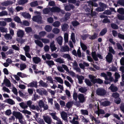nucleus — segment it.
I'll return each mask as SVG.
<instances>
[{
	"label": "nucleus",
	"mask_w": 124,
	"mask_h": 124,
	"mask_svg": "<svg viewBox=\"0 0 124 124\" xmlns=\"http://www.w3.org/2000/svg\"><path fill=\"white\" fill-rule=\"evenodd\" d=\"M52 31L54 33L57 34L60 32V30L57 28H55L53 29Z\"/></svg>",
	"instance_id": "30"
},
{
	"label": "nucleus",
	"mask_w": 124,
	"mask_h": 124,
	"mask_svg": "<svg viewBox=\"0 0 124 124\" xmlns=\"http://www.w3.org/2000/svg\"><path fill=\"white\" fill-rule=\"evenodd\" d=\"M81 46L82 49L84 50H85L87 48V47L86 46L84 43H81Z\"/></svg>",
	"instance_id": "62"
},
{
	"label": "nucleus",
	"mask_w": 124,
	"mask_h": 124,
	"mask_svg": "<svg viewBox=\"0 0 124 124\" xmlns=\"http://www.w3.org/2000/svg\"><path fill=\"white\" fill-rule=\"evenodd\" d=\"M101 76L105 78V79L106 80L105 81V84H108L109 83V82L107 81L108 79V78L106 74L104 73H101Z\"/></svg>",
	"instance_id": "16"
},
{
	"label": "nucleus",
	"mask_w": 124,
	"mask_h": 124,
	"mask_svg": "<svg viewBox=\"0 0 124 124\" xmlns=\"http://www.w3.org/2000/svg\"><path fill=\"white\" fill-rule=\"evenodd\" d=\"M62 30L63 31H66L68 27V26L67 24H63L62 26Z\"/></svg>",
	"instance_id": "28"
},
{
	"label": "nucleus",
	"mask_w": 124,
	"mask_h": 124,
	"mask_svg": "<svg viewBox=\"0 0 124 124\" xmlns=\"http://www.w3.org/2000/svg\"><path fill=\"white\" fill-rule=\"evenodd\" d=\"M28 0H19L18 1V3L20 5H23L27 3Z\"/></svg>",
	"instance_id": "49"
},
{
	"label": "nucleus",
	"mask_w": 124,
	"mask_h": 124,
	"mask_svg": "<svg viewBox=\"0 0 124 124\" xmlns=\"http://www.w3.org/2000/svg\"><path fill=\"white\" fill-rule=\"evenodd\" d=\"M19 122L22 124H26V122L23 118L19 120Z\"/></svg>",
	"instance_id": "61"
},
{
	"label": "nucleus",
	"mask_w": 124,
	"mask_h": 124,
	"mask_svg": "<svg viewBox=\"0 0 124 124\" xmlns=\"http://www.w3.org/2000/svg\"><path fill=\"white\" fill-rule=\"evenodd\" d=\"M70 15V13H66L65 15V20H61V22H63L68 20L69 18Z\"/></svg>",
	"instance_id": "36"
},
{
	"label": "nucleus",
	"mask_w": 124,
	"mask_h": 124,
	"mask_svg": "<svg viewBox=\"0 0 124 124\" xmlns=\"http://www.w3.org/2000/svg\"><path fill=\"white\" fill-rule=\"evenodd\" d=\"M73 102L71 101L68 102L66 104V107L68 108H70L72 106Z\"/></svg>",
	"instance_id": "41"
},
{
	"label": "nucleus",
	"mask_w": 124,
	"mask_h": 124,
	"mask_svg": "<svg viewBox=\"0 0 124 124\" xmlns=\"http://www.w3.org/2000/svg\"><path fill=\"white\" fill-rule=\"evenodd\" d=\"M41 17L40 15L34 16L32 18V20L33 21L39 23H40L41 22Z\"/></svg>",
	"instance_id": "9"
},
{
	"label": "nucleus",
	"mask_w": 124,
	"mask_h": 124,
	"mask_svg": "<svg viewBox=\"0 0 124 124\" xmlns=\"http://www.w3.org/2000/svg\"><path fill=\"white\" fill-rule=\"evenodd\" d=\"M33 61L35 63L37 64L41 61V60L39 58L35 57L33 58Z\"/></svg>",
	"instance_id": "14"
},
{
	"label": "nucleus",
	"mask_w": 124,
	"mask_h": 124,
	"mask_svg": "<svg viewBox=\"0 0 124 124\" xmlns=\"http://www.w3.org/2000/svg\"><path fill=\"white\" fill-rule=\"evenodd\" d=\"M0 31L2 32H8L7 28L3 27H0Z\"/></svg>",
	"instance_id": "53"
},
{
	"label": "nucleus",
	"mask_w": 124,
	"mask_h": 124,
	"mask_svg": "<svg viewBox=\"0 0 124 124\" xmlns=\"http://www.w3.org/2000/svg\"><path fill=\"white\" fill-rule=\"evenodd\" d=\"M97 94L99 95L103 96L106 93V91L104 89L99 88L97 89L96 91Z\"/></svg>",
	"instance_id": "3"
},
{
	"label": "nucleus",
	"mask_w": 124,
	"mask_h": 124,
	"mask_svg": "<svg viewBox=\"0 0 124 124\" xmlns=\"http://www.w3.org/2000/svg\"><path fill=\"white\" fill-rule=\"evenodd\" d=\"M26 65L24 63L21 64L20 65V70H22L26 68Z\"/></svg>",
	"instance_id": "45"
},
{
	"label": "nucleus",
	"mask_w": 124,
	"mask_h": 124,
	"mask_svg": "<svg viewBox=\"0 0 124 124\" xmlns=\"http://www.w3.org/2000/svg\"><path fill=\"white\" fill-rule=\"evenodd\" d=\"M5 84L7 86L10 87L11 86V84L10 81L7 79L5 78L3 81V82L2 83V85Z\"/></svg>",
	"instance_id": "10"
},
{
	"label": "nucleus",
	"mask_w": 124,
	"mask_h": 124,
	"mask_svg": "<svg viewBox=\"0 0 124 124\" xmlns=\"http://www.w3.org/2000/svg\"><path fill=\"white\" fill-rule=\"evenodd\" d=\"M50 46L52 51H55L56 50L57 48L55 46L54 42L51 43Z\"/></svg>",
	"instance_id": "32"
},
{
	"label": "nucleus",
	"mask_w": 124,
	"mask_h": 124,
	"mask_svg": "<svg viewBox=\"0 0 124 124\" xmlns=\"http://www.w3.org/2000/svg\"><path fill=\"white\" fill-rule=\"evenodd\" d=\"M54 79L56 80L57 82L60 83L61 84H62L63 83V80L60 77H55L54 78Z\"/></svg>",
	"instance_id": "26"
},
{
	"label": "nucleus",
	"mask_w": 124,
	"mask_h": 124,
	"mask_svg": "<svg viewBox=\"0 0 124 124\" xmlns=\"http://www.w3.org/2000/svg\"><path fill=\"white\" fill-rule=\"evenodd\" d=\"M43 118L45 121L48 124H50L51 122L50 118L47 116H43Z\"/></svg>",
	"instance_id": "20"
},
{
	"label": "nucleus",
	"mask_w": 124,
	"mask_h": 124,
	"mask_svg": "<svg viewBox=\"0 0 124 124\" xmlns=\"http://www.w3.org/2000/svg\"><path fill=\"white\" fill-rule=\"evenodd\" d=\"M107 74L108 76L109 77L108 80H109L110 81H112L113 79V78L111 76V73L109 72H107Z\"/></svg>",
	"instance_id": "50"
},
{
	"label": "nucleus",
	"mask_w": 124,
	"mask_h": 124,
	"mask_svg": "<svg viewBox=\"0 0 124 124\" xmlns=\"http://www.w3.org/2000/svg\"><path fill=\"white\" fill-rule=\"evenodd\" d=\"M35 42L36 44L39 46L41 47H42L43 46V44L42 43L38 40H35Z\"/></svg>",
	"instance_id": "42"
},
{
	"label": "nucleus",
	"mask_w": 124,
	"mask_h": 124,
	"mask_svg": "<svg viewBox=\"0 0 124 124\" xmlns=\"http://www.w3.org/2000/svg\"><path fill=\"white\" fill-rule=\"evenodd\" d=\"M95 113L97 114L98 116H99L100 114H104V111L101 109H100L99 108H98V110L95 112Z\"/></svg>",
	"instance_id": "24"
},
{
	"label": "nucleus",
	"mask_w": 124,
	"mask_h": 124,
	"mask_svg": "<svg viewBox=\"0 0 124 124\" xmlns=\"http://www.w3.org/2000/svg\"><path fill=\"white\" fill-rule=\"evenodd\" d=\"M71 38L72 41L73 42L75 43V34L74 33L72 32L71 33Z\"/></svg>",
	"instance_id": "59"
},
{
	"label": "nucleus",
	"mask_w": 124,
	"mask_h": 124,
	"mask_svg": "<svg viewBox=\"0 0 124 124\" xmlns=\"http://www.w3.org/2000/svg\"><path fill=\"white\" fill-rule=\"evenodd\" d=\"M19 104L21 107L22 108L26 109L28 107V106L27 105L23 102L20 103Z\"/></svg>",
	"instance_id": "38"
},
{
	"label": "nucleus",
	"mask_w": 124,
	"mask_h": 124,
	"mask_svg": "<svg viewBox=\"0 0 124 124\" xmlns=\"http://www.w3.org/2000/svg\"><path fill=\"white\" fill-rule=\"evenodd\" d=\"M78 97L79 101L80 103H83L85 101L86 97H85L83 94H79L78 95Z\"/></svg>",
	"instance_id": "8"
},
{
	"label": "nucleus",
	"mask_w": 124,
	"mask_h": 124,
	"mask_svg": "<svg viewBox=\"0 0 124 124\" xmlns=\"http://www.w3.org/2000/svg\"><path fill=\"white\" fill-rule=\"evenodd\" d=\"M8 15V13L6 11H3L0 12V16H7Z\"/></svg>",
	"instance_id": "51"
},
{
	"label": "nucleus",
	"mask_w": 124,
	"mask_h": 124,
	"mask_svg": "<svg viewBox=\"0 0 124 124\" xmlns=\"http://www.w3.org/2000/svg\"><path fill=\"white\" fill-rule=\"evenodd\" d=\"M24 34L23 31L19 29H18L17 31V34L18 37H22Z\"/></svg>",
	"instance_id": "11"
},
{
	"label": "nucleus",
	"mask_w": 124,
	"mask_h": 124,
	"mask_svg": "<svg viewBox=\"0 0 124 124\" xmlns=\"http://www.w3.org/2000/svg\"><path fill=\"white\" fill-rule=\"evenodd\" d=\"M62 57L65 58H67L68 60H71L70 55L68 54H63L62 55Z\"/></svg>",
	"instance_id": "35"
},
{
	"label": "nucleus",
	"mask_w": 124,
	"mask_h": 124,
	"mask_svg": "<svg viewBox=\"0 0 124 124\" xmlns=\"http://www.w3.org/2000/svg\"><path fill=\"white\" fill-rule=\"evenodd\" d=\"M55 61L57 62H59L61 63H64V61L63 59L59 58H58L55 60Z\"/></svg>",
	"instance_id": "55"
},
{
	"label": "nucleus",
	"mask_w": 124,
	"mask_h": 124,
	"mask_svg": "<svg viewBox=\"0 0 124 124\" xmlns=\"http://www.w3.org/2000/svg\"><path fill=\"white\" fill-rule=\"evenodd\" d=\"M89 78L90 79L91 81L93 83H98L99 84H101L103 82V81L100 78L96 79L95 77L93 76L89 75Z\"/></svg>",
	"instance_id": "2"
},
{
	"label": "nucleus",
	"mask_w": 124,
	"mask_h": 124,
	"mask_svg": "<svg viewBox=\"0 0 124 124\" xmlns=\"http://www.w3.org/2000/svg\"><path fill=\"white\" fill-rule=\"evenodd\" d=\"M72 67L73 69L76 70V71L79 72H80V69L78 67V64L76 61H74L72 63Z\"/></svg>",
	"instance_id": "7"
},
{
	"label": "nucleus",
	"mask_w": 124,
	"mask_h": 124,
	"mask_svg": "<svg viewBox=\"0 0 124 124\" xmlns=\"http://www.w3.org/2000/svg\"><path fill=\"white\" fill-rule=\"evenodd\" d=\"M69 47L67 46H62L61 47V51L62 52L69 51Z\"/></svg>",
	"instance_id": "25"
},
{
	"label": "nucleus",
	"mask_w": 124,
	"mask_h": 124,
	"mask_svg": "<svg viewBox=\"0 0 124 124\" xmlns=\"http://www.w3.org/2000/svg\"><path fill=\"white\" fill-rule=\"evenodd\" d=\"M46 62L49 66L51 65H53L54 64L53 61L52 60L47 61Z\"/></svg>",
	"instance_id": "57"
},
{
	"label": "nucleus",
	"mask_w": 124,
	"mask_h": 124,
	"mask_svg": "<svg viewBox=\"0 0 124 124\" xmlns=\"http://www.w3.org/2000/svg\"><path fill=\"white\" fill-rule=\"evenodd\" d=\"M56 39L59 44L60 45H61L62 43L63 40L62 37L61 36H59Z\"/></svg>",
	"instance_id": "23"
},
{
	"label": "nucleus",
	"mask_w": 124,
	"mask_h": 124,
	"mask_svg": "<svg viewBox=\"0 0 124 124\" xmlns=\"http://www.w3.org/2000/svg\"><path fill=\"white\" fill-rule=\"evenodd\" d=\"M115 79L114 81V82L115 83L118 80V79L120 78V76L119 74L117 72H116L115 74Z\"/></svg>",
	"instance_id": "27"
},
{
	"label": "nucleus",
	"mask_w": 124,
	"mask_h": 124,
	"mask_svg": "<svg viewBox=\"0 0 124 124\" xmlns=\"http://www.w3.org/2000/svg\"><path fill=\"white\" fill-rule=\"evenodd\" d=\"M44 103L42 100H40L39 102V105L40 108H43L44 105Z\"/></svg>",
	"instance_id": "52"
},
{
	"label": "nucleus",
	"mask_w": 124,
	"mask_h": 124,
	"mask_svg": "<svg viewBox=\"0 0 124 124\" xmlns=\"http://www.w3.org/2000/svg\"><path fill=\"white\" fill-rule=\"evenodd\" d=\"M46 33L45 31H42L39 33V36L40 37H44L46 34Z\"/></svg>",
	"instance_id": "58"
},
{
	"label": "nucleus",
	"mask_w": 124,
	"mask_h": 124,
	"mask_svg": "<svg viewBox=\"0 0 124 124\" xmlns=\"http://www.w3.org/2000/svg\"><path fill=\"white\" fill-rule=\"evenodd\" d=\"M92 56L94 59L95 61H97L98 60L97 57H99L100 59H102V57L101 55L98 54L97 55L95 52H92Z\"/></svg>",
	"instance_id": "6"
},
{
	"label": "nucleus",
	"mask_w": 124,
	"mask_h": 124,
	"mask_svg": "<svg viewBox=\"0 0 124 124\" xmlns=\"http://www.w3.org/2000/svg\"><path fill=\"white\" fill-rule=\"evenodd\" d=\"M4 37L6 39L10 40L12 39V36L9 34L6 33L4 35Z\"/></svg>",
	"instance_id": "37"
},
{
	"label": "nucleus",
	"mask_w": 124,
	"mask_h": 124,
	"mask_svg": "<svg viewBox=\"0 0 124 124\" xmlns=\"http://www.w3.org/2000/svg\"><path fill=\"white\" fill-rule=\"evenodd\" d=\"M6 102L11 105H13L15 104V101L12 99H8L6 101Z\"/></svg>",
	"instance_id": "33"
},
{
	"label": "nucleus",
	"mask_w": 124,
	"mask_h": 124,
	"mask_svg": "<svg viewBox=\"0 0 124 124\" xmlns=\"http://www.w3.org/2000/svg\"><path fill=\"white\" fill-rule=\"evenodd\" d=\"M78 118V116L74 117L72 121L70 122L73 124H78V122L77 121Z\"/></svg>",
	"instance_id": "29"
},
{
	"label": "nucleus",
	"mask_w": 124,
	"mask_h": 124,
	"mask_svg": "<svg viewBox=\"0 0 124 124\" xmlns=\"http://www.w3.org/2000/svg\"><path fill=\"white\" fill-rule=\"evenodd\" d=\"M31 6L32 7H34L38 5V3L37 1L32 2L30 4Z\"/></svg>",
	"instance_id": "60"
},
{
	"label": "nucleus",
	"mask_w": 124,
	"mask_h": 124,
	"mask_svg": "<svg viewBox=\"0 0 124 124\" xmlns=\"http://www.w3.org/2000/svg\"><path fill=\"white\" fill-rule=\"evenodd\" d=\"M87 89L85 87H81L79 89V91L82 93H84L87 91Z\"/></svg>",
	"instance_id": "34"
},
{
	"label": "nucleus",
	"mask_w": 124,
	"mask_h": 124,
	"mask_svg": "<svg viewBox=\"0 0 124 124\" xmlns=\"http://www.w3.org/2000/svg\"><path fill=\"white\" fill-rule=\"evenodd\" d=\"M21 15L24 17L26 18L29 19L31 17V16L28 13H21Z\"/></svg>",
	"instance_id": "15"
},
{
	"label": "nucleus",
	"mask_w": 124,
	"mask_h": 124,
	"mask_svg": "<svg viewBox=\"0 0 124 124\" xmlns=\"http://www.w3.org/2000/svg\"><path fill=\"white\" fill-rule=\"evenodd\" d=\"M112 92H114L116 91L117 90V88L114 85L112 84L109 88Z\"/></svg>",
	"instance_id": "21"
},
{
	"label": "nucleus",
	"mask_w": 124,
	"mask_h": 124,
	"mask_svg": "<svg viewBox=\"0 0 124 124\" xmlns=\"http://www.w3.org/2000/svg\"><path fill=\"white\" fill-rule=\"evenodd\" d=\"M45 30L47 32H50L52 30V27L49 25H47L45 27Z\"/></svg>",
	"instance_id": "39"
},
{
	"label": "nucleus",
	"mask_w": 124,
	"mask_h": 124,
	"mask_svg": "<svg viewBox=\"0 0 124 124\" xmlns=\"http://www.w3.org/2000/svg\"><path fill=\"white\" fill-rule=\"evenodd\" d=\"M12 4V2L9 1H7L2 2L1 3V4L2 6H7L9 5Z\"/></svg>",
	"instance_id": "40"
},
{
	"label": "nucleus",
	"mask_w": 124,
	"mask_h": 124,
	"mask_svg": "<svg viewBox=\"0 0 124 124\" xmlns=\"http://www.w3.org/2000/svg\"><path fill=\"white\" fill-rule=\"evenodd\" d=\"M49 114L55 120H59V118L57 117L55 115L56 114L55 113H50Z\"/></svg>",
	"instance_id": "48"
},
{
	"label": "nucleus",
	"mask_w": 124,
	"mask_h": 124,
	"mask_svg": "<svg viewBox=\"0 0 124 124\" xmlns=\"http://www.w3.org/2000/svg\"><path fill=\"white\" fill-rule=\"evenodd\" d=\"M28 86L37 88L38 86L37 82L36 81L31 82L29 84Z\"/></svg>",
	"instance_id": "18"
},
{
	"label": "nucleus",
	"mask_w": 124,
	"mask_h": 124,
	"mask_svg": "<svg viewBox=\"0 0 124 124\" xmlns=\"http://www.w3.org/2000/svg\"><path fill=\"white\" fill-rule=\"evenodd\" d=\"M117 11L120 14H124V9L123 8H119L118 9Z\"/></svg>",
	"instance_id": "54"
},
{
	"label": "nucleus",
	"mask_w": 124,
	"mask_h": 124,
	"mask_svg": "<svg viewBox=\"0 0 124 124\" xmlns=\"http://www.w3.org/2000/svg\"><path fill=\"white\" fill-rule=\"evenodd\" d=\"M77 77L78 80L79 84H82L83 82V80L84 79V77L82 76H79L78 75H77Z\"/></svg>",
	"instance_id": "19"
},
{
	"label": "nucleus",
	"mask_w": 124,
	"mask_h": 124,
	"mask_svg": "<svg viewBox=\"0 0 124 124\" xmlns=\"http://www.w3.org/2000/svg\"><path fill=\"white\" fill-rule=\"evenodd\" d=\"M61 23L60 22L58 21H56L53 23L52 25L54 27H58L60 26Z\"/></svg>",
	"instance_id": "43"
},
{
	"label": "nucleus",
	"mask_w": 124,
	"mask_h": 124,
	"mask_svg": "<svg viewBox=\"0 0 124 124\" xmlns=\"http://www.w3.org/2000/svg\"><path fill=\"white\" fill-rule=\"evenodd\" d=\"M40 85L42 86L46 87L47 85V84L42 80H40L39 82Z\"/></svg>",
	"instance_id": "46"
},
{
	"label": "nucleus",
	"mask_w": 124,
	"mask_h": 124,
	"mask_svg": "<svg viewBox=\"0 0 124 124\" xmlns=\"http://www.w3.org/2000/svg\"><path fill=\"white\" fill-rule=\"evenodd\" d=\"M17 75L22 78L26 77V75L24 74L21 72H18L17 73Z\"/></svg>",
	"instance_id": "63"
},
{
	"label": "nucleus",
	"mask_w": 124,
	"mask_h": 124,
	"mask_svg": "<svg viewBox=\"0 0 124 124\" xmlns=\"http://www.w3.org/2000/svg\"><path fill=\"white\" fill-rule=\"evenodd\" d=\"M60 9L58 7H54L52 8H48L44 9L43 11V13L45 14H47L50 11L52 12H58L59 11Z\"/></svg>",
	"instance_id": "1"
},
{
	"label": "nucleus",
	"mask_w": 124,
	"mask_h": 124,
	"mask_svg": "<svg viewBox=\"0 0 124 124\" xmlns=\"http://www.w3.org/2000/svg\"><path fill=\"white\" fill-rule=\"evenodd\" d=\"M107 31V29L106 28H105L101 32L100 35L101 36H103L104 35Z\"/></svg>",
	"instance_id": "56"
},
{
	"label": "nucleus",
	"mask_w": 124,
	"mask_h": 124,
	"mask_svg": "<svg viewBox=\"0 0 124 124\" xmlns=\"http://www.w3.org/2000/svg\"><path fill=\"white\" fill-rule=\"evenodd\" d=\"M74 8V6L72 4H70L69 5H67L65 7V9L67 11H69L71 9H73Z\"/></svg>",
	"instance_id": "12"
},
{
	"label": "nucleus",
	"mask_w": 124,
	"mask_h": 124,
	"mask_svg": "<svg viewBox=\"0 0 124 124\" xmlns=\"http://www.w3.org/2000/svg\"><path fill=\"white\" fill-rule=\"evenodd\" d=\"M101 105L104 106H107L109 105L110 104V102L107 100L102 101L101 103Z\"/></svg>",
	"instance_id": "17"
},
{
	"label": "nucleus",
	"mask_w": 124,
	"mask_h": 124,
	"mask_svg": "<svg viewBox=\"0 0 124 124\" xmlns=\"http://www.w3.org/2000/svg\"><path fill=\"white\" fill-rule=\"evenodd\" d=\"M61 116L63 120H67V115L66 112H62L61 113Z\"/></svg>",
	"instance_id": "22"
},
{
	"label": "nucleus",
	"mask_w": 124,
	"mask_h": 124,
	"mask_svg": "<svg viewBox=\"0 0 124 124\" xmlns=\"http://www.w3.org/2000/svg\"><path fill=\"white\" fill-rule=\"evenodd\" d=\"M42 57L43 59L45 60H46V58L48 60H50L51 59V55L48 54H46L45 56V55H42Z\"/></svg>",
	"instance_id": "31"
},
{
	"label": "nucleus",
	"mask_w": 124,
	"mask_h": 124,
	"mask_svg": "<svg viewBox=\"0 0 124 124\" xmlns=\"http://www.w3.org/2000/svg\"><path fill=\"white\" fill-rule=\"evenodd\" d=\"M87 3L88 4V6L91 5V6L97 7L98 6V4L95 2H93L92 1H88Z\"/></svg>",
	"instance_id": "44"
},
{
	"label": "nucleus",
	"mask_w": 124,
	"mask_h": 124,
	"mask_svg": "<svg viewBox=\"0 0 124 124\" xmlns=\"http://www.w3.org/2000/svg\"><path fill=\"white\" fill-rule=\"evenodd\" d=\"M112 96L115 98V101L116 103L118 104L120 103L121 100L119 97V95L118 93H114L112 94Z\"/></svg>",
	"instance_id": "5"
},
{
	"label": "nucleus",
	"mask_w": 124,
	"mask_h": 124,
	"mask_svg": "<svg viewBox=\"0 0 124 124\" xmlns=\"http://www.w3.org/2000/svg\"><path fill=\"white\" fill-rule=\"evenodd\" d=\"M68 34L67 33H65L64 34V39L65 43L68 42Z\"/></svg>",
	"instance_id": "47"
},
{
	"label": "nucleus",
	"mask_w": 124,
	"mask_h": 124,
	"mask_svg": "<svg viewBox=\"0 0 124 124\" xmlns=\"http://www.w3.org/2000/svg\"><path fill=\"white\" fill-rule=\"evenodd\" d=\"M117 3L124 6V0H119L117 2Z\"/></svg>",
	"instance_id": "64"
},
{
	"label": "nucleus",
	"mask_w": 124,
	"mask_h": 124,
	"mask_svg": "<svg viewBox=\"0 0 124 124\" xmlns=\"http://www.w3.org/2000/svg\"><path fill=\"white\" fill-rule=\"evenodd\" d=\"M13 115L15 116L16 118H17L18 120L23 118V116L22 114L20 112L18 111H14L12 112Z\"/></svg>",
	"instance_id": "4"
},
{
	"label": "nucleus",
	"mask_w": 124,
	"mask_h": 124,
	"mask_svg": "<svg viewBox=\"0 0 124 124\" xmlns=\"http://www.w3.org/2000/svg\"><path fill=\"white\" fill-rule=\"evenodd\" d=\"M112 54L110 53H108V54L106 57V59L107 61L109 62H111L112 59Z\"/></svg>",
	"instance_id": "13"
}]
</instances>
